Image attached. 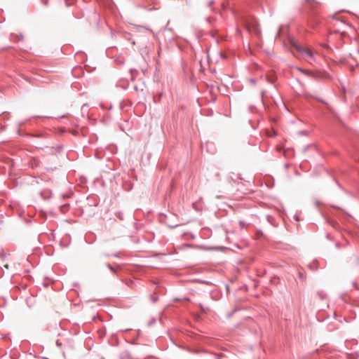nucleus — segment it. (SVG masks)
I'll use <instances>...</instances> for the list:
<instances>
[{"label":"nucleus","mask_w":359,"mask_h":359,"mask_svg":"<svg viewBox=\"0 0 359 359\" xmlns=\"http://www.w3.org/2000/svg\"><path fill=\"white\" fill-rule=\"evenodd\" d=\"M295 48L300 53L306 56L308 60L313 59V53L310 47H302L299 46H295Z\"/></svg>","instance_id":"nucleus-1"},{"label":"nucleus","mask_w":359,"mask_h":359,"mask_svg":"<svg viewBox=\"0 0 359 359\" xmlns=\"http://www.w3.org/2000/svg\"><path fill=\"white\" fill-rule=\"evenodd\" d=\"M67 5L73 4L74 3V0H66Z\"/></svg>","instance_id":"nucleus-2"},{"label":"nucleus","mask_w":359,"mask_h":359,"mask_svg":"<svg viewBox=\"0 0 359 359\" xmlns=\"http://www.w3.org/2000/svg\"><path fill=\"white\" fill-rule=\"evenodd\" d=\"M107 266L110 269V270L111 271H113L114 273H115V269L111 266H110L109 264L107 265Z\"/></svg>","instance_id":"nucleus-3"},{"label":"nucleus","mask_w":359,"mask_h":359,"mask_svg":"<svg viewBox=\"0 0 359 359\" xmlns=\"http://www.w3.org/2000/svg\"><path fill=\"white\" fill-rule=\"evenodd\" d=\"M297 69H298V70H299V71H301V72H304V73L307 74V72H306V71L302 70V69H301L300 68H297Z\"/></svg>","instance_id":"nucleus-4"}]
</instances>
